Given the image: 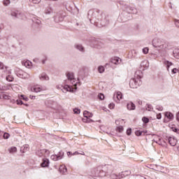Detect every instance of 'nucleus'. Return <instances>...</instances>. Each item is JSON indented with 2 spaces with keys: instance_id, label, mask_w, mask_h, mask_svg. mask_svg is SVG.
Returning a JSON list of instances; mask_svg holds the SVG:
<instances>
[{
  "instance_id": "1",
  "label": "nucleus",
  "mask_w": 179,
  "mask_h": 179,
  "mask_svg": "<svg viewBox=\"0 0 179 179\" xmlns=\"http://www.w3.org/2000/svg\"><path fill=\"white\" fill-rule=\"evenodd\" d=\"M94 177H110L111 179H120L118 175L113 173L111 165L99 166L94 170Z\"/></svg>"
},
{
  "instance_id": "2",
  "label": "nucleus",
  "mask_w": 179,
  "mask_h": 179,
  "mask_svg": "<svg viewBox=\"0 0 179 179\" xmlns=\"http://www.w3.org/2000/svg\"><path fill=\"white\" fill-rule=\"evenodd\" d=\"M88 19L90 23L94 24L96 27H104L110 24V18L104 14H101V15H88Z\"/></svg>"
},
{
  "instance_id": "3",
  "label": "nucleus",
  "mask_w": 179,
  "mask_h": 179,
  "mask_svg": "<svg viewBox=\"0 0 179 179\" xmlns=\"http://www.w3.org/2000/svg\"><path fill=\"white\" fill-rule=\"evenodd\" d=\"M141 79H142V71H136L135 78H131L129 81V87L131 89H138V86H141L142 85Z\"/></svg>"
},
{
  "instance_id": "4",
  "label": "nucleus",
  "mask_w": 179,
  "mask_h": 179,
  "mask_svg": "<svg viewBox=\"0 0 179 179\" xmlns=\"http://www.w3.org/2000/svg\"><path fill=\"white\" fill-rule=\"evenodd\" d=\"M152 45L155 48H158V50H166L167 48V45L164 40L155 38L152 40Z\"/></svg>"
},
{
  "instance_id": "5",
  "label": "nucleus",
  "mask_w": 179,
  "mask_h": 179,
  "mask_svg": "<svg viewBox=\"0 0 179 179\" xmlns=\"http://www.w3.org/2000/svg\"><path fill=\"white\" fill-rule=\"evenodd\" d=\"M80 72L82 71L79 72L77 81H76V78H75V75L73 74V72H69V71L66 72V76L69 82H71L72 85H78V83H80V79H83V77L80 76Z\"/></svg>"
},
{
  "instance_id": "6",
  "label": "nucleus",
  "mask_w": 179,
  "mask_h": 179,
  "mask_svg": "<svg viewBox=\"0 0 179 179\" xmlns=\"http://www.w3.org/2000/svg\"><path fill=\"white\" fill-rule=\"evenodd\" d=\"M122 9L126 13H128L129 15H131L132 13L133 15H136L138 13V10L135 8V7H131V6H128L127 4H124L122 6Z\"/></svg>"
},
{
  "instance_id": "7",
  "label": "nucleus",
  "mask_w": 179,
  "mask_h": 179,
  "mask_svg": "<svg viewBox=\"0 0 179 179\" xmlns=\"http://www.w3.org/2000/svg\"><path fill=\"white\" fill-rule=\"evenodd\" d=\"M90 43H91L92 45L94 47H96V48H100L103 47V43L100 42V41L97 40L96 38H90L89 40Z\"/></svg>"
},
{
  "instance_id": "8",
  "label": "nucleus",
  "mask_w": 179,
  "mask_h": 179,
  "mask_svg": "<svg viewBox=\"0 0 179 179\" xmlns=\"http://www.w3.org/2000/svg\"><path fill=\"white\" fill-rule=\"evenodd\" d=\"M45 104L46 107H48L49 108H53L54 110L58 107V103L52 100L45 101Z\"/></svg>"
},
{
  "instance_id": "9",
  "label": "nucleus",
  "mask_w": 179,
  "mask_h": 179,
  "mask_svg": "<svg viewBox=\"0 0 179 179\" xmlns=\"http://www.w3.org/2000/svg\"><path fill=\"white\" fill-rule=\"evenodd\" d=\"M22 100H24V101H29V99L27 98V96L21 94L20 96H19V99L16 100V103L18 106H22V104H24L23 101Z\"/></svg>"
},
{
  "instance_id": "10",
  "label": "nucleus",
  "mask_w": 179,
  "mask_h": 179,
  "mask_svg": "<svg viewBox=\"0 0 179 179\" xmlns=\"http://www.w3.org/2000/svg\"><path fill=\"white\" fill-rule=\"evenodd\" d=\"M10 15L13 19H19L21 16H24V14L19 12L18 10L12 11Z\"/></svg>"
},
{
  "instance_id": "11",
  "label": "nucleus",
  "mask_w": 179,
  "mask_h": 179,
  "mask_svg": "<svg viewBox=\"0 0 179 179\" xmlns=\"http://www.w3.org/2000/svg\"><path fill=\"white\" fill-rule=\"evenodd\" d=\"M168 139V142L171 146H176L177 145V138L176 137H166Z\"/></svg>"
},
{
  "instance_id": "12",
  "label": "nucleus",
  "mask_w": 179,
  "mask_h": 179,
  "mask_svg": "<svg viewBox=\"0 0 179 179\" xmlns=\"http://www.w3.org/2000/svg\"><path fill=\"white\" fill-rule=\"evenodd\" d=\"M120 18L122 19V22L125 23V22H128V20H131V19H132V15H127L126 13H124L120 15Z\"/></svg>"
},
{
  "instance_id": "13",
  "label": "nucleus",
  "mask_w": 179,
  "mask_h": 179,
  "mask_svg": "<svg viewBox=\"0 0 179 179\" xmlns=\"http://www.w3.org/2000/svg\"><path fill=\"white\" fill-rule=\"evenodd\" d=\"M141 68L142 69V71H145V69H148L149 68V62L148 60H143L141 63Z\"/></svg>"
},
{
  "instance_id": "14",
  "label": "nucleus",
  "mask_w": 179,
  "mask_h": 179,
  "mask_svg": "<svg viewBox=\"0 0 179 179\" xmlns=\"http://www.w3.org/2000/svg\"><path fill=\"white\" fill-rule=\"evenodd\" d=\"M0 69H1V71H3L4 73H8V75L10 74V71H8V67L5 66L3 63H2L1 62H0Z\"/></svg>"
},
{
  "instance_id": "15",
  "label": "nucleus",
  "mask_w": 179,
  "mask_h": 179,
  "mask_svg": "<svg viewBox=\"0 0 179 179\" xmlns=\"http://www.w3.org/2000/svg\"><path fill=\"white\" fill-rule=\"evenodd\" d=\"M121 59L120 57H114L112 58L110 60V62H112V64H114L115 65H118L119 64H121Z\"/></svg>"
},
{
  "instance_id": "16",
  "label": "nucleus",
  "mask_w": 179,
  "mask_h": 179,
  "mask_svg": "<svg viewBox=\"0 0 179 179\" xmlns=\"http://www.w3.org/2000/svg\"><path fill=\"white\" fill-rule=\"evenodd\" d=\"M39 79H40V80H50V77H48V76L47 75V73H42L39 76Z\"/></svg>"
},
{
  "instance_id": "17",
  "label": "nucleus",
  "mask_w": 179,
  "mask_h": 179,
  "mask_svg": "<svg viewBox=\"0 0 179 179\" xmlns=\"http://www.w3.org/2000/svg\"><path fill=\"white\" fill-rule=\"evenodd\" d=\"M54 20L55 23H59V22L64 21V17L62 15H57L54 17Z\"/></svg>"
},
{
  "instance_id": "18",
  "label": "nucleus",
  "mask_w": 179,
  "mask_h": 179,
  "mask_svg": "<svg viewBox=\"0 0 179 179\" xmlns=\"http://www.w3.org/2000/svg\"><path fill=\"white\" fill-rule=\"evenodd\" d=\"M49 164H50V160H48V159L47 158H45L43 159L41 164V167H48Z\"/></svg>"
},
{
  "instance_id": "19",
  "label": "nucleus",
  "mask_w": 179,
  "mask_h": 179,
  "mask_svg": "<svg viewBox=\"0 0 179 179\" xmlns=\"http://www.w3.org/2000/svg\"><path fill=\"white\" fill-rule=\"evenodd\" d=\"M127 110H129L130 111L132 110H135L136 108V106H135V103L134 102H129L127 104Z\"/></svg>"
},
{
  "instance_id": "20",
  "label": "nucleus",
  "mask_w": 179,
  "mask_h": 179,
  "mask_svg": "<svg viewBox=\"0 0 179 179\" xmlns=\"http://www.w3.org/2000/svg\"><path fill=\"white\" fill-rule=\"evenodd\" d=\"M62 90L64 93H66V92H73V89L69 85H65Z\"/></svg>"
},
{
  "instance_id": "21",
  "label": "nucleus",
  "mask_w": 179,
  "mask_h": 179,
  "mask_svg": "<svg viewBox=\"0 0 179 179\" xmlns=\"http://www.w3.org/2000/svg\"><path fill=\"white\" fill-rule=\"evenodd\" d=\"M74 48H76L78 51H80V52H85V48L82 44H76L74 45Z\"/></svg>"
},
{
  "instance_id": "22",
  "label": "nucleus",
  "mask_w": 179,
  "mask_h": 179,
  "mask_svg": "<svg viewBox=\"0 0 179 179\" xmlns=\"http://www.w3.org/2000/svg\"><path fill=\"white\" fill-rule=\"evenodd\" d=\"M113 97H114V99H115V97H116V99H117V102L120 103V100H121L122 99V93H121V92H117L116 93V94H114Z\"/></svg>"
},
{
  "instance_id": "23",
  "label": "nucleus",
  "mask_w": 179,
  "mask_h": 179,
  "mask_svg": "<svg viewBox=\"0 0 179 179\" xmlns=\"http://www.w3.org/2000/svg\"><path fill=\"white\" fill-rule=\"evenodd\" d=\"M165 117L169 120V121H171V120L174 119V115L171 113V112H166L165 113Z\"/></svg>"
},
{
  "instance_id": "24",
  "label": "nucleus",
  "mask_w": 179,
  "mask_h": 179,
  "mask_svg": "<svg viewBox=\"0 0 179 179\" xmlns=\"http://www.w3.org/2000/svg\"><path fill=\"white\" fill-rule=\"evenodd\" d=\"M83 115H84L85 118H92V117H93V113H92L87 110H85L83 113Z\"/></svg>"
},
{
  "instance_id": "25",
  "label": "nucleus",
  "mask_w": 179,
  "mask_h": 179,
  "mask_svg": "<svg viewBox=\"0 0 179 179\" xmlns=\"http://www.w3.org/2000/svg\"><path fill=\"white\" fill-rule=\"evenodd\" d=\"M164 64L166 65L167 71H170V67L173 65V62H169V60H165Z\"/></svg>"
},
{
  "instance_id": "26",
  "label": "nucleus",
  "mask_w": 179,
  "mask_h": 179,
  "mask_svg": "<svg viewBox=\"0 0 179 179\" xmlns=\"http://www.w3.org/2000/svg\"><path fill=\"white\" fill-rule=\"evenodd\" d=\"M29 150V145H24L20 148V152L22 153H26Z\"/></svg>"
},
{
  "instance_id": "27",
  "label": "nucleus",
  "mask_w": 179,
  "mask_h": 179,
  "mask_svg": "<svg viewBox=\"0 0 179 179\" xmlns=\"http://www.w3.org/2000/svg\"><path fill=\"white\" fill-rule=\"evenodd\" d=\"M173 55L176 59H179V49L176 48L173 51Z\"/></svg>"
},
{
  "instance_id": "28",
  "label": "nucleus",
  "mask_w": 179,
  "mask_h": 179,
  "mask_svg": "<svg viewBox=\"0 0 179 179\" xmlns=\"http://www.w3.org/2000/svg\"><path fill=\"white\" fill-rule=\"evenodd\" d=\"M67 170L68 169H66V166H60V167L59 169V171L62 174H65V173H66Z\"/></svg>"
},
{
  "instance_id": "29",
  "label": "nucleus",
  "mask_w": 179,
  "mask_h": 179,
  "mask_svg": "<svg viewBox=\"0 0 179 179\" xmlns=\"http://www.w3.org/2000/svg\"><path fill=\"white\" fill-rule=\"evenodd\" d=\"M12 89L11 85H4L0 87V90H10Z\"/></svg>"
},
{
  "instance_id": "30",
  "label": "nucleus",
  "mask_w": 179,
  "mask_h": 179,
  "mask_svg": "<svg viewBox=\"0 0 179 179\" xmlns=\"http://www.w3.org/2000/svg\"><path fill=\"white\" fill-rule=\"evenodd\" d=\"M31 92H34L35 93H38L40 92H41V90H43V89H41V87H34L31 88Z\"/></svg>"
},
{
  "instance_id": "31",
  "label": "nucleus",
  "mask_w": 179,
  "mask_h": 179,
  "mask_svg": "<svg viewBox=\"0 0 179 179\" xmlns=\"http://www.w3.org/2000/svg\"><path fill=\"white\" fill-rule=\"evenodd\" d=\"M52 12V8L51 7H48L45 9V15H51Z\"/></svg>"
},
{
  "instance_id": "32",
  "label": "nucleus",
  "mask_w": 179,
  "mask_h": 179,
  "mask_svg": "<svg viewBox=\"0 0 179 179\" xmlns=\"http://www.w3.org/2000/svg\"><path fill=\"white\" fill-rule=\"evenodd\" d=\"M146 132H148V131H141V130H137L135 131V134L136 135V136H141V135H142V134H143L144 135L146 134Z\"/></svg>"
},
{
  "instance_id": "33",
  "label": "nucleus",
  "mask_w": 179,
  "mask_h": 179,
  "mask_svg": "<svg viewBox=\"0 0 179 179\" xmlns=\"http://www.w3.org/2000/svg\"><path fill=\"white\" fill-rule=\"evenodd\" d=\"M127 173H128V171H125L124 172H122L119 173L118 177L119 179L124 178V177H127Z\"/></svg>"
},
{
  "instance_id": "34",
  "label": "nucleus",
  "mask_w": 179,
  "mask_h": 179,
  "mask_svg": "<svg viewBox=\"0 0 179 179\" xmlns=\"http://www.w3.org/2000/svg\"><path fill=\"white\" fill-rule=\"evenodd\" d=\"M64 151H59L57 154L58 159H59V160L64 159Z\"/></svg>"
},
{
  "instance_id": "35",
  "label": "nucleus",
  "mask_w": 179,
  "mask_h": 179,
  "mask_svg": "<svg viewBox=\"0 0 179 179\" xmlns=\"http://www.w3.org/2000/svg\"><path fill=\"white\" fill-rule=\"evenodd\" d=\"M58 157H59L57 155H51L50 159L54 162H58V160H59V158Z\"/></svg>"
},
{
  "instance_id": "36",
  "label": "nucleus",
  "mask_w": 179,
  "mask_h": 179,
  "mask_svg": "<svg viewBox=\"0 0 179 179\" xmlns=\"http://www.w3.org/2000/svg\"><path fill=\"white\" fill-rule=\"evenodd\" d=\"M17 151V148H16V147H11L10 149H8V152L10 153H16Z\"/></svg>"
},
{
  "instance_id": "37",
  "label": "nucleus",
  "mask_w": 179,
  "mask_h": 179,
  "mask_svg": "<svg viewBox=\"0 0 179 179\" xmlns=\"http://www.w3.org/2000/svg\"><path fill=\"white\" fill-rule=\"evenodd\" d=\"M14 79L15 78H13V77L10 75H8V76H6V80L8 82H13Z\"/></svg>"
},
{
  "instance_id": "38",
  "label": "nucleus",
  "mask_w": 179,
  "mask_h": 179,
  "mask_svg": "<svg viewBox=\"0 0 179 179\" xmlns=\"http://www.w3.org/2000/svg\"><path fill=\"white\" fill-rule=\"evenodd\" d=\"M104 71H105L104 66H99L98 67V71L99 72V73H103V72H104Z\"/></svg>"
},
{
  "instance_id": "39",
  "label": "nucleus",
  "mask_w": 179,
  "mask_h": 179,
  "mask_svg": "<svg viewBox=\"0 0 179 179\" xmlns=\"http://www.w3.org/2000/svg\"><path fill=\"white\" fill-rule=\"evenodd\" d=\"M3 4L4 6H8V5H10V0H3Z\"/></svg>"
},
{
  "instance_id": "40",
  "label": "nucleus",
  "mask_w": 179,
  "mask_h": 179,
  "mask_svg": "<svg viewBox=\"0 0 179 179\" xmlns=\"http://www.w3.org/2000/svg\"><path fill=\"white\" fill-rule=\"evenodd\" d=\"M142 121H143V122H144V124H148L149 118H148L146 117H143Z\"/></svg>"
},
{
  "instance_id": "41",
  "label": "nucleus",
  "mask_w": 179,
  "mask_h": 179,
  "mask_svg": "<svg viewBox=\"0 0 179 179\" xmlns=\"http://www.w3.org/2000/svg\"><path fill=\"white\" fill-rule=\"evenodd\" d=\"M116 131H117V132H122V131H124V127L122 126H119L116 128Z\"/></svg>"
},
{
  "instance_id": "42",
  "label": "nucleus",
  "mask_w": 179,
  "mask_h": 179,
  "mask_svg": "<svg viewBox=\"0 0 179 179\" xmlns=\"http://www.w3.org/2000/svg\"><path fill=\"white\" fill-rule=\"evenodd\" d=\"M3 136L4 139H9V137L10 136V134H9L8 133L5 132V133H3Z\"/></svg>"
},
{
  "instance_id": "43",
  "label": "nucleus",
  "mask_w": 179,
  "mask_h": 179,
  "mask_svg": "<svg viewBox=\"0 0 179 179\" xmlns=\"http://www.w3.org/2000/svg\"><path fill=\"white\" fill-rule=\"evenodd\" d=\"M174 23H175L176 27H177L178 29H179V20L174 19Z\"/></svg>"
},
{
  "instance_id": "44",
  "label": "nucleus",
  "mask_w": 179,
  "mask_h": 179,
  "mask_svg": "<svg viewBox=\"0 0 179 179\" xmlns=\"http://www.w3.org/2000/svg\"><path fill=\"white\" fill-rule=\"evenodd\" d=\"M146 110H148V111H152V110H153V107L150 104H147Z\"/></svg>"
},
{
  "instance_id": "45",
  "label": "nucleus",
  "mask_w": 179,
  "mask_h": 179,
  "mask_svg": "<svg viewBox=\"0 0 179 179\" xmlns=\"http://www.w3.org/2000/svg\"><path fill=\"white\" fill-rule=\"evenodd\" d=\"M156 110H158V111H163V107L161 105H157Z\"/></svg>"
},
{
  "instance_id": "46",
  "label": "nucleus",
  "mask_w": 179,
  "mask_h": 179,
  "mask_svg": "<svg viewBox=\"0 0 179 179\" xmlns=\"http://www.w3.org/2000/svg\"><path fill=\"white\" fill-rule=\"evenodd\" d=\"M98 99H99V100H103L104 99V94L100 93L98 94Z\"/></svg>"
},
{
  "instance_id": "47",
  "label": "nucleus",
  "mask_w": 179,
  "mask_h": 179,
  "mask_svg": "<svg viewBox=\"0 0 179 179\" xmlns=\"http://www.w3.org/2000/svg\"><path fill=\"white\" fill-rule=\"evenodd\" d=\"M143 54H148V52H149V48H143Z\"/></svg>"
},
{
  "instance_id": "48",
  "label": "nucleus",
  "mask_w": 179,
  "mask_h": 179,
  "mask_svg": "<svg viewBox=\"0 0 179 179\" xmlns=\"http://www.w3.org/2000/svg\"><path fill=\"white\" fill-rule=\"evenodd\" d=\"M74 114H80V109L75 108L73 109Z\"/></svg>"
},
{
  "instance_id": "49",
  "label": "nucleus",
  "mask_w": 179,
  "mask_h": 179,
  "mask_svg": "<svg viewBox=\"0 0 179 179\" xmlns=\"http://www.w3.org/2000/svg\"><path fill=\"white\" fill-rule=\"evenodd\" d=\"M131 134H132V129H131V128H129V129H127V135H131Z\"/></svg>"
},
{
  "instance_id": "50",
  "label": "nucleus",
  "mask_w": 179,
  "mask_h": 179,
  "mask_svg": "<svg viewBox=\"0 0 179 179\" xmlns=\"http://www.w3.org/2000/svg\"><path fill=\"white\" fill-rule=\"evenodd\" d=\"M108 107H109V108L110 109V110H113V109H114V107H115V104H114V103H110L109 105H108Z\"/></svg>"
},
{
  "instance_id": "51",
  "label": "nucleus",
  "mask_w": 179,
  "mask_h": 179,
  "mask_svg": "<svg viewBox=\"0 0 179 179\" xmlns=\"http://www.w3.org/2000/svg\"><path fill=\"white\" fill-rule=\"evenodd\" d=\"M30 2H33L34 3H40L41 0H29Z\"/></svg>"
},
{
  "instance_id": "52",
  "label": "nucleus",
  "mask_w": 179,
  "mask_h": 179,
  "mask_svg": "<svg viewBox=\"0 0 179 179\" xmlns=\"http://www.w3.org/2000/svg\"><path fill=\"white\" fill-rule=\"evenodd\" d=\"M172 73H176V72H178V69L174 68L171 70Z\"/></svg>"
},
{
  "instance_id": "53",
  "label": "nucleus",
  "mask_w": 179,
  "mask_h": 179,
  "mask_svg": "<svg viewBox=\"0 0 179 179\" xmlns=\"http://www.w3.org/2000/svg\"><path fill=\"white\" fill-rule=\"evenodd\" d=\"M154 142H155L156 143H157L158 145H162V139L159 138L158 141H156L155 140H153Z\"/></svg>"
},
{
  "instance_id": "54",
  "label": "nucleus",
  "mask_w": 179,
  "mask_h": 179,
  "mask_svg": "<svg viewBox=\"0 0 179 179\" xmlns=\"http://www.w3.org/2000/svg\"><path fill=\"white\" fill-rule=\"evenodd\" d=\"M24 65H25V66H30V65H31V62H26L24 63Z\"/></svg>"
},
{
  "instance_id": "55",
  "label": "nucleus",
  "mask_w": 179,
  "mask_h": 179,
  "mask_svg": "<svg viewBox=\"0 0 179 179\" xmlns=\"http://www.w3.org/2000/svg\"><path fill=\"white\" fill-rule=\"evenodd\" d=\"M157 120H162V113H159L157 115Z\"/></svg>"
},
{
  "instance_id": "56",
  "label": "nucleus",
  "mask_w": 179,
  "mask_h": 179,
  "mask_svg": "<svg viewBox=\"0 0 179 179\" xmlns=\"http://www.w3.org/2000/svg\"><path fill=\"white\" fill-rule=\"evenodd\" d=\"M94 122L93 120L90 119V117L87 118V123H90V122Z\"/></svg>"
},
{
  "instance_id": "57",
  "label": "nucleus",
  "mask_w": 179,
  "mask_h": 179,
  "mask_svg": "<svg viewBox=\"0 0 179 179\" xmlns=\"http://www.w3.org/2000/svg\"><path fill=\"white\" fill-rule=\"evenodd\" d=\"M17 76H18V78H23V74H22V73H17Z\"/></svg>"
},
{
  "instance_id": "58",
  "label": "nucleus",
  "mask_w": 179,
  "mask_h": 179,
  "mask_svg": "<svg viewBox=\"0 0 179 179\" xmlns=\"http://www.w3.org/2000/svg\"><path fill=\"white\" fill-rule=\"evenodd\" d=\"M173 132H176V134H179V129L177 128L173 129Z\"/></svg>"
},
{
  "instance_id": "59",
  "label": "nucleus",
  "mask_w": 179,
  "mask_h": 179,
  "mask_svg": "<svg viewBox=\"0 0 179 179\" xmlns=\"http://www.w3.org/2000/svg\"><path fill=\"white\" fill-rule=\"evenodd\" d=\"M176 120L177 121H179V111L176 113Z\"/></svg>"
},
{
  "instance_id": "60",
  "label": "nucleus",
  "mask_w": 179,
  "mask_h": 179,
  "mask_svg": "<svg viewBox=\"0 0 179 179\" xmlns=\"http://www.w3.org/2000/svg\"><path fill=\"white\" fill-rule=\"evenodd\" d=\"M37 155H38V156H39V157H41V156H43V154H41V151H38L37 152Z\"/></svg>"
},
{
  "instance_id": "61",
  "label": "nucleus",
  "mask_w": 179,
  "mask_h": 179,
  "mask_svg": "<svg viewBox=\"0 0 179 179\" xmlns=\"http://www.w3.org/2000/svg\"><path fill=\"white\" fill-rule=\"evenodd\" d=\"M83 122H87V117L83 118Z\"/></svg>"
},
{
  "instance_id": "62",
  "label": "nucleus",
  "mask_w": 179,
  "mask_h": 179,
  "mask_svg": "<svg viewBox=\"0 0 179 179\" xmlns=\"http://www.w3.org/2000/svg\"><path fill=\"white\" fill-rule=\"evenodd\" d=\"M30 99H31V100H34V99H36V96H30Z\"/></svg>"
},
{
  "instance_id": "63",
  "label": "nucleus",
  "mask_w": 179,
  "mask_h": 179,
  "mask_svg": "<svg viewBox=\"0 0 179 179\" xmlns=\"http://www.w3.org/2000/svg\"><path fill=\"white\" fill-rule=\"evenodd\" d=\"M94 13L99 14V13H100V10H95Z\"/></svg>"
},
{
  "instance_id": "64",
  "label": "nucleus",
  "mask_w": 179,
  "mask_h": 179,
  "mask_svg": "<svg viewBox=\"0 0 179 179\" xmlns=\"http://www.w3.org/2000/svg\"><path fill=\"white\" fill-rule=\"evenodd\" d=\"M90 13H93V10H90L88 11V15H90Z\"/></svg>"
}]
</instances>
